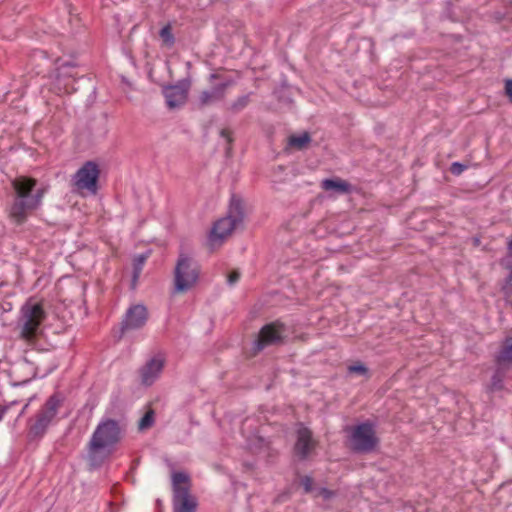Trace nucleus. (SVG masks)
Here are the masks:
<instances>
[{
  "label": "nucleus",
  "mask_w": 512,
  "mask_h": 512,
  "mask_svg": "<svg viewBox=\"0 0 512 512\" xmlns=\"http://www.w3.org/2000/svg\"><path fill=\"white\" fill-rule=\"evenodd\" d=\"M508 251H509L510 255H512V238L508 242Z\"/></svg>",
  "instance_id": "obj_34"
},
{
  "label": "nucleus",
  "mask_w": 512,
  "mask_h": 512,
  "mask_svg": "<svg viewBox=\"0 0 512 512\" xmlns=\"http://www.w3.org/2000/svg\"><path fill=\"white\" fill-rule=\"evenodd\" d=\"M312 141L311 136L308 132H303L300 135H291L288 138L289 146L297 150H305Z\"/></svg>",
  "instance_id": "obj_20"
},
{
  "label": "nucleus",
  "mask_w": 512,
  "mask_h": 512,
  "mask_svg": "<svg viewBox=\"0 0 512 512\" xmlns=\"http://www.w3.org/2000/svg\"><path fill=\"white\" fill-rule=\"evenodd\" d=\"M505 289L507 290V292H509L510 290H512V285L507 286Z\"/></svg>",
  "instance_id": "obj_37"
},
{
  "label": "nucleus",
  "mask_w": 512,
  "mask_h": 512,
  "mask_svg": "<svg viewBox=\"0 0 512 512\" xmlns=\"http://www.w3.org/2000/svg\"><path fill=\"white\" fill-rule=\"evenodd\" d=\"M190 87L191 80L188 78L178 81L175 85L163 87V95L167 106L170 109H175L184 105L187 101Z\"/></svg>",
  "instance_id": "obj_10"
},
{
  "label": "nucleus",
  "mask_w": 512,
  "mask_h": 512,
  "mask_svg": "<svg viewBox=\"0 0 512 512\" xmlns=\"http://www.w3.org/2000/svg\"><path fill=\"white\" fill-rule=\"evenodd\" d=\"M60 400L52 395L43 408L36 415L35 422L30 426L29 434L32 437H41L46 432L50 422L56 416Z\"/></svg>",
  "instance_id": "obj_9"
},
{
  "label": "nucleus",
  "mask_w": 512,
  "mask_h": 512,
  "mask_svg": "<svg viewBox=\"0 0 512 512\" xmlns=\"http://www.w3.org/2000/svg\"><path fill=\"white\" fill-rule=\"evenodd\" d=\"M239 279H240V272L238 270H233L228 275L227 282L229 285H234L235 283L238 282Z\"/></svg>",
  "instance_id": "obj_30"
},
{
  "label": "nucleus",
  "mask_w": 512,
  "mask_h": 512,
  "mask_svg": "<svg viewBox=\"0 0 512 512\" xmlns=\"http://www.w3.org/2000/svg\"><path fill=\"white\" fill-rule=\"evenodd\" d=\"M154 424V411L148 410L138 422V429L144 431L152 427Z\"/></svg>",
  "instance_id": "obj_23"
},
{
  "label": "nucleus",
  "mask_w": 512,
  "mask_h": 512,
  "mask_svg": "<svg viewBox=\"0 0 512 512\" xmlns=\"http://www.w3.org/2000/svg\"><path fill=\"white\" fill-rule=\"evenodd\" d=\"M164 367V359L161 357L151 358L141 369V383L145 386L152 385L159 377Z\"/></svg>",
  "instance_id": "obj_14"
},
{
  "label": "nucleus",
  "mask_w": 512,
  "mask_h": 512,
  "mask_svg": "<svg viewBox=\"0 0 512 512\" xmlns=\"http://www.w3.org/2000/svg\"><path fill=\"white\" fill-rule=\"evenodd\" d=\"M174 512H196L197 501L189 489H177L173 495Z\"/></svg>",
  "instance_id": "obj_15"
},
{
  "label": "nucleus",
  "mask_w": 512,
  "mask_h": 512,
  "mask_svg": "<svg viewBox=\"0 0 512 512\" xmlns=\"http://www.w3.org/2000/svg\"><path fill=\"white\" fill-rule=\"evenodd\" d=\"M159 35H160L161 39L163 40V42L166 45L172 46L174 44L175 38H174V35L172 33V28H171L170 24L165 25L160 30Z\"/></svg>",
  "instance_id": "obj_24"
},
{
  "label": "nucleus",
  "mask_w": 512,
  "mask_h": 512,
  "mask_svg": "<svg viewBox=\"0 0 512 512\" xmlns=\"http://www.w3.org/2000/svg\"><path fill=\"white\" fill-rule=\"evenodd\" d=\"M123 427L114 419L102 420L96 427L89 445L88 460L93 467L100 466L122 437Z\"/></svg>",
  "instance_id": "obj_2"
},
{
  "label": "nucleus",
  "mask_w": 512,
  "mask_h": 512,
  "mask_svg": "<svg viewBox=\"0 0 512 512\" xmlns=\"http://www.w3.org/2000/svg\"><path fill=\"white\" fill-rule=\"evenodd\" d=\"M379 440L374 426L370 422H364L355 426L350 436V447L357 453H369L375 449Z\"/></svg>",
  "instance_id": "obj_6"
},
{
  "label": "nucleus",
  "mask_w": 512,
  "mask_h": 512,
  "mask_svg": "<svg viewBox=\"0 0 512 512\" xmlns=\"http://www.w3.org/2000/svg\"><path fill=\"white\" fill-rule=\"evenodd\" d=\"M321 187L326 191H336L341 194L350 192L351 185L342 179H324Z\"/></svg>",
  "instance_id": "obj_18"
},
{
  "label": "nucleus",
  "mask_w": 512,
  "mask_h": 512,
  "mask_svg": "<svg viewBox=\"0 0 512 512\" xmlns=\"http://www.w3.org/2000/svg\"><path fill=\"white\" fill-rule=\"evenodd\" d=\"M100 170L98 165L93 161H87L77 170L72 178V185L75 191H87L95 195L98 190V179Z\"/></svg>",
  "instance_id": "obj_7"
},
{
  "label": "nucleus",
  "mask_w": 512,
  "mask_h": 512,
  "mask_svg": "<svg viewBox=\"0 0 512 512\" xmlns=\"http://www.w3.org/2000/svg\"><path fill=\"white\" fill-rule=\"evenodd\" d=\"M495 366H496L495 372L491 378V383L489 386V390L491 392L503 390L504 379L506 378L508 372L510 371V369H508V368H505V367H502L499 365H495Z\"/></svg>",
  "instance_id": "obj_19"
},
{
  "label": "nucleus",
  "mask_w": 512,
  "mask_h": 512,
  "mask_svg": "<svg viewBox=\"0 0 512 512\" xmlns=\"http://www.w3.org/2000/svg\"><path fill=\"white\" fill-rule=\"evenodd\" d=\"M7 410V407L5 406H0V420L3 418L5 412Z\"/></svg>",
  "instance_id": "obj_32"
},
{
  "label": "nucleus",
  "mask_w": 512,
  "mask_h": 512,
  "mask_svg": "<svg viewBox=\"0 0 512 512\" xmlns=\"http://www.w3.org/2000/svg\"><path fill=\"white\" fill-rule=\"evenodd\" d=\"M251 95H252V93H249V94L242 95V96L238 97L235 101H233L229 105L228 110L233 114H238L239 112L244 110L249 105V103L251 102V99H250Z\"/></svg>",
  "instance_id": "obj_21"
},
{
  "label": "nucleus",
  "mask_w": 512,
  "mask_h": 512,
  "mask_svg": "<svg viewBox=\"0 0 512 512\" xmlns=\"http://www.w3.org/2000/svg\"><path fill=\"white\" fill-rule=\"evenodd\" d=\"M147 259L145 254H140L134 259V269H133V277L137 279L142 271V267Z\"/></svg>",
  "instance_id": "obj_25"
},
{
  "label": "nucleus",
  "mask_w": 512,
  "mask_h": 512,
  "mask_svg": "<svg viewBox=\"0 0 512 512\" xmlns=\"http://www.w3.org/2000/svg\"><path fill=\"white\" fill-rule=\"evenodd\" d=\"M495 365L512 368V336L506 337L495 356Z\"/></svg>",
  "instance_id": "obj_17"
},
{
  "label": "nucleus",
  "mask_w": 512,
  "mask_h": 512,
  "mask_svg": "<svg viewBox=\"0 0 512 512\" xmlns=\"http://www.w3.org/2000/svg\"><path fill=\"white\" fill-rule=\"evenodd\" d=\"M317 441L313 438L312 431L302 424L297 429V439L294 445V452L300 460H305L315 449Z\"/></svg>",
  "instance_id": "obj_12"
},
{
  "label": "nucleus",
  "mask_w": 512,
  "mask_h": 512,
  "mask_svg": "<svg viewBox=\"0 0 512 512\" xmlns=\"http://www.w3.org/2000/svg\"><path fill=\"white\" fill-rule=\"evenodd\" d=\"M233 84V80L229 79L212 87L209 90H203L198 97L199 107H207L222 101L225 98L226 90Z\"/></svg>",
  "instance_id": "obj_13"
},
{
  "label": "nucleus",
  "mask_w": 512,
  "mask_h": 512,
  "mask_svg": "<svg viewBox=\"0 0 512 512\" xmlns=\"http://www.w3.org/2000/svg\"><path fill=\"white\" fill-rule=\"evenodd\" d=\"M467 167L468 166L463 163L454 162L451 164L450 172L455 176H459Z\"/></svg>",
  "instance_id": "obj_27"
},
{
  "label": "nucleus",
  "mask_w": 512,
  "mask_h": 512,
  "mask_svg": "<svg viewBox=\"0 0 512 512\" xmlns=\"http://www.w3.org/2000/svg\"><path fill=\"white\" fill-rule=\"evenodd\" d=\"M510 282H512V267H511L510 274H509V276L507 278V283H510Z\"/></svg>",
  "instance_id": "obj_35"
},
{
  "label": "nucleus",
  "mask_w": 512,
  "mask_h": 512,
  "mask_svg": "<svg viewBox=\"0 0 512 512\" xmlns=\"http://www.w3.org/2000/svg\"><path fill=\"white\" fill-rule=\"evenodd\" d=\"M301 485L304 488V491L309 493L313 488V479L310 476H304L301 479Z\"/></svg>",
  "instance_id": "obj_28"
},
{
  "label": "nucleus",
  "mask_w": 512,
  "mask_h": 512,
  "mask_svg": "<svg viewBox=\"0 0 512 512\" xmlns=\"http://www.w3.org/2000/svg\"><path fill=\"white\" fill-rule=\"evenodd\" d=\"M367 371H368V369L363 364H355V365L349 366V372H351V373H357V374L364 375L367 373Z\"/></svg>",
  "instance_id": "obj_29"
},
{
  "label": "nucleus",
  "mask_w": 512,
  "mask_h": 512,
  "mask_svg": "<svg viewBox=\"0 0 512 512\" xmlns=\"http://www.w3.org/2000/svg\"><path fill=\"white\" fill-rule=\"evenodd\" d=\"M505 93L509 101L512 103V79H508L505 81Z\"/></svg>",
  "instance_id": "obj_31"
},
{
  "label": "nucleus",
  "mask_w": 512,
  "mask_h": 512,
  "mask_svg": "<svg viewBox=\"0 0 512 512\" xmlns=\"http://www.w3.org/2000/svg\"><path fill=\"white\" fill-rule=\"evenodd\" d=\"M148 320L147 308L142 304L130 306L121 322V335L131 330H138L144 327Z\"/></svg>",
  "instance_id": "obj_11"
},
{
  "label": "nucleus",
  "mask_w": 512,
  "mask_h": 512,
  "mask_svg": "<svg viewBox=\"0 0 512 512\" xmlns=\"http://www.w3.org/2000/svg\"><path fill=\"white\" fill-rule=\"evenodd\" d=\"M74 65L71 63L62 64L58 68L56 84L59 89H63L65 93H72L77 91V88L72 83L68 82L67 79L74 78L75 74L72 73Z\"/></svg>",
  "instance_id": "obj_16"
},
{
  "label": "nucleus",
  "mask_w": 512,
  "mask_h": 512,
  "mask_svg": "<svg viewBox=\"0 0 512 512\" xmlns=\"http://www.w3.org/2000/svg\"><path fill=\"white\" fill-rule=\"evenodd\" d=\"M173 481V495L176 494L177 489H189L187 486H181L189 481V477L187 474L183 472H175L172 476Z\"/></svg>",
  "instance_id": "obj_22"
},
{
  "label": "nucleus",
  "mask_w": 512,
  "mask_h": 512,
  "mask_svg": "<svg viewBox=\"0 0 512 512\" xmlns=\"http://www.w3.org/2000/svg\"><path fill=\"white\" fill-rule=\"evenodd\" d=\"M286 337V327L279 321L264 325L259 331L258 338L254 342L255 353L262 351L265 347L279 345Z\"/></svg>",
  "instance_id": "obj_8"
},
{
  "label": "nucleus",
  "mask_w": 512,
  "mask_h": 512,
  "mask_svg": "<svg viewBox=\"0 0 512 512\" xmlns=\"http://www.w3.org/2000/svg\"><path fill=\"white\" fill-rule=\"evenodd\" d=\"M220 136L225 138L227 141V147H226L225 153H226L227 157H230L231 153H232V143L234 141V139L232 137V131L229 129H222L220 131Z\"/></svg>",
  "instance_id": "obj_26"
},
{
  "label": "nucleus",
  "mask_w": 512,
  "mask_h": 512,
  "mask_svg": "<svg viewBox=\"0 0 512 512\" xmlns=\"http://www.w3.org/2000/svg\"><path fill=\"white\" fill-rule=\"evenodd\" d=\"M46 313L42 304L28 301L21 308V315L18 320L20 337L26 341H33L40 332V326Z\"/></svg>",
  "instance_id": "obj_4"
},
{
  "label": "nucleus",
  "mask_w": 512,
  "mask_h": 512,
  "mask_svg": "<svg viewBox=\"0 0 512 512\" xmlns=\"http://www.w3.org/2000/svg\"><path fill=\"white\" fill-rule=\"evenodd\" d=\"M200 267L198 263L185 253H180L174 269V292L184 293L198 281Z\"/></svg>",
  "instance_id": "obj_5"
},
{
  "label": "nucleus",
  "mask_w": 512,
  "mask_h": 512,
  "mask_svg": "<svg viewBox=\"0 0 512 512\" xmlns=\"http://www.w3.org/2000/svg\"><path fill=\"white\" fill-rule=\"evenodd\" d=\"M218 78H219V75H218V74H216V73H212V74H210V76H209V80H210V81H212V80H214V79H218Z\"/></svg>",
  "instance_id": "obj_33"
},
{
  "label": "nucleus",
  "mask_w": 512,
  "mask_h": 512,
  "mask_svg": "<svg viewBox=\"0 0 512 512\" xmlns=\"http://www.w3.org/2000/svg\"><path fill=\"white\" fill-rule=\"evenodd\" d=\"M323 493H324L325 496H328L330 494V492L328 490H326V489L323 490Z\"/></svg>",
  "instance_id": "obj_36"
},
{
  "label": "nucleus",
  "mask_w": 512,
  "mask_h": 512,
  "mask_svg": "<svg viewBox=\"0 0 512 512\" xmlns=\"http://www.w3.org/2000/svg\"><path fill=\"white\" fill-rule=\"evenodd\" d=\"M36 185L37 180L28 176H19L12 181L14 198L9 216L16 225L25 223L28 216L40 207L46 190L35 189Z\"/></svg>",
  "instance_id": "obj_1"
},
{
  "label": "nucleus",
  "mask_w": 512,
  "mask_h": 512,
  "mask_svg": "<svg viewBox=\"0 0 512 512\" xmlns=\"http://www.w3.org/2000/svg\"><path fill=\"white\" fill-rule=\"evenodd\" d=\"M245 217L243 201L233 195L230 200L227 215L219 219L213 226L210 234V241L223 240L235 229L242 226Z\"/></svg>",
  "instance_id": "obj_3"
}]
</instances>
